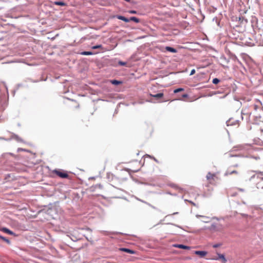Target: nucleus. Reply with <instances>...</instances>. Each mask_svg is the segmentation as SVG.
<instances>
[{"instance_id": "21", "label": "nucleus", "mask_w": 263, "mask_h": 263, "mask_svg": "<svg viewBox=\"0 0 263 263\" xmlns=\"http://www.w3.org/2000/svg\"><path fill=\"white\" fill-rule=\"evenodd\" d=\"M184 90V89L183 88H178V89H176L174 90V92L175 93H178L180 91H183Z\"/></svg>"}, {"instance_id": "20", "label": "nucleus", "mask_w": 263, "mask_h": 263, "mask_svg": "<svg viewBox=\"0 0 263 263\" xmlns=\"http://www.w3.org/2000/svg\"><path fill=\"white\" fill-rule=\"evenodd\" d=\"M111 84H114V85H119V84H120L122 83V82L121 81H117L116 80H111Z\"/></svg>"}, {"instance_id": "32", "label": "nucleus", "mask_w": 263, "mask_h": 263, "mask_svg": "<svg viewBox=\"0 0 263 263\" xmlns=\"http://www.w3.org/2000/svg\"><path fill=\"white\" fill-rule=\"evenodd\" d=\"M238 165L237 164H235L234 165V167H238Z\"/></svg>"}, {"instance_id": "6", "label": "nucleus", "mask_w": 263, "mask_h": 263, "mask_svg": "<svg viewBox=\"0 0 263 263\" xmlns=\"http://www.w3.org/2000/svg\"><path fill=\"white\" fill-rule=\"evenodd\" d=\"M119 250L121 251L125 252H126V253H128L129 254H134L135 253L134 251L129 249H127V248H120Z\"/></svg>"}, {"instance_id": "23", "label": "nucleus", "mask_w": 263, "mask_h": 263, "mask_svg": "<svg viewBox=\"0 0 263 263\" xmlns=\"http://www.w3.org/2000/svg\"><path fill=\"white\" fill-rule=\"evenodd\" d=\"M98 48H102V46L101 45H98L96 46H94L92 47V49H96Z\"/></svg>"}, {"instance_id": "10", "label": "nucleus", "mask_w": 263, "mask_h": 263, "mask_svg": "<svg viewBox=\"0 0 263 263\" xmlns=\"http://www.w3.org/2000/svg\"><path fill=\"white\" fill-rule=\"evenodd\" d=\"M6 106L7 104L5 102H0V112H3L5 109Z\"/></svg>"}, {"instance_id": "9", "label": "nucleus", "mask_w": 263, "mask_h": 263, "mask_svg": "<svg viewBox=\"0 0 263 263\" xmlns=\"http://www.w3.org/2000/svg\"><path fill=\"white\" fill-rule=\"evenodd\" d=\"M225 174L227 176H228V175H233V174L238 175V172L237 171H235V170L231 171L230 169H229V170H228L227 171V172H226Z\"/></svg>"}, {"instance_id": "30", "label": "nucleus", "mask_w": 263, "mask_h": 263, "mask_svg": "<svg viewBox=\"0 0 263 263\" xmlns=\"http://www.w3.org/2000/svg\"><path fill=\"white\" fill-rule=\"evenodd\" d=\"M192 205H194V206H195L196 205V204L195 203H194L193 202H192V201H188Z\"/></svg>"}, {"instance_id": "15", "label": "nucleus", "mask_w": 263, "mask_h": 263, "mask_svg": "<svg viewBox=\"0 0 263 263\" xmlns=\"http://www.w3.org/2000/svg\"><path fill=\"white\" fill-rule=\"evenodd\" d=\"M54 4L55 5L61 6H66V4L63 2H58V1L54 2Z\"/></svg>"}, {"instance_id": "5", "label": "nucleus", "mask_w": 263, "mask_h": 263, "mask_svg": "<svg viewBox=\"0 0 263 263\" xmlns=\"http://www.w3.org/2000/svg\"><path fill=\"white\" fill-rule=\"evenodd\" d=\"M3 232L6 233H7L9 235H13L14 236H17V235H16L15 234H14L12 231H10V230H9L8 229L6 228H3L1 230Z\"/></svg>"}, {"instance_id": "25", "label": "nucleus", "mask_w": 263, "mask_h": 263, "mask_svg": "<svg viewBox=\"0 0 263 263\" xmlns=\"http://www.w3.org/2000/svg\"><path fill=\"white\" fill-rule=\"evenodd\" d=\"M221 246V244L220 243H216L213 246V247L214 248L219 247Z\"/></svg>"}, {"instance_id": "13", "label": "nucleus", "mask_w": 263, "mask_h": 263, "mask_svg": "<svg viewBox=\"0 0 263 263\" xmlns=\"http://www.w3.org/2000/svg\"><path fill=\"white\" fill-rule=\"evenodd\" d=\"M175 247H177L179 249H190V247L189 246H184L183 245H177L175 246Z\"/></svg>"}, {"instance_id": "16", "label": "nucleus", "mask_w": 263, "mask_h": 263, "mask_svg": "<svg viewBox=\"0 0 263 263\" xmlns=\"http://www.w3.org/2000/svg\"><path fill=\"white\" fill-rule=\"evenodd\" d=\"M134 21L135 22V23H138L140 22V20L136 17H135V16H132L129 18V21Z\"/></svg>"}, {"instance_id": "28", "label": "nucleus", "mask_w": 263, "mask_h": 263, "mask_svg": "<svg viewBox=\"0 0 263 263\" xmlns=\"http://www.w3.org/2000/svg\"><path fill=\"white\" fill-rule=\"evenodd\" d=\"M195 73V70L192 69L191 71L190 75H193Z\"/></svg>"}, {"instance_id": "4", "label": "nucleus", "mask_w": 263, "mask_h": 263, "mask_svg": "<svg viewBox=\"0 0 263 263\" xmlns=\"http://www.w3.org/2000/svg\"><path fill=\"white\" fill-rule=\"evenodd\" d=\"M53 173L62 178H66L68 177V174L64 171L54 170Z\"/></svg>"}, {"instance_id": "2", "label": "nucleus", "mask_w": 263, "mask_h": 263, "mask_svg": "<svg viewBox=\"0 0 263 263\" xmlns=\"http://www.w3.org/2000/svg\"><path fill=\"white\" fill-rule=\"evenodd\" d=\"M224 229V227L223 225L219 221L214 222L210 227L209 228V230L212 232H221L223 231Z\"/></svg>"}, {"instance_id": "27", "label": "nucleus", "mask_w": 263, "mask_h": 263, "mask_svg": "<svg viewBox=\"0 0 263 263\" xmlns=\"http://www.w3.org/2000/svg\"><path fill=\"white\" fill-rule=\"evenodd\" d=\"M260 194L261 197H263V187L261 188V190L260 191Z\"/></svg>"}, {"instance_id": "22", "label": "nucleus", "mask_w": 263, "mask_h": 263, "mask_svg": "<svg viewBox=\"0 0 263 263\" xmlns=\"http://www.w3.org/2000/svg\"><path fill=\"white\" fill-rule=\"evenodd\" d=\"M219 80L217 78H214L213 80V83L214 84H218L219 82Z\"/></svg>"}, {"instance_id": "26", "label": "nucleus", "mask_w": 263, "mask_h": 263, "mask_svg": "<svg viewBox=\"0 0 263 263\" xmlns=\"http://www.w3.org/2000/svg\"><path fill=\"white\" fill-rule=\"evenodd\" d=\"M129 12L131 14H136L137 12L135 10H130Z\"/></svg>"}, {"instance_id": "14", "label": "nucleus", "mask_w": 263, "mask_h": 263, "mask_svg": "<svg viewBox=\"0 0 263 263\" xmlns=\"http://www.w3.org/2000/svg\"><path fill=\"white\" fill-rule=\"evenodd\" d=\"M150 95H151V96H152L153 97L159 99V98H162L163 96V93H157L156 95L151 94Z\"/></svg>"}, {"instance_id": "24", "label": "nucleus", "mask_w": 263, "mask_h": 263, "mask_svg": "<svg viewBox=\"0 0 263 263\" xmlns=\"http://www.w3.org/2000/svg\"><path fill=\"white\" fill-rule=\"evenodd\" d=\"M118 63L120 65H121V66H125L126 65V62H122V61H119L118 62Z\"/></svg>"}, {"instance_id": "17", "label": "nucleus", "mask_w": 263, "mask_h": 263, "mask_svg": "<svg viewBox=\"0 0 263 263\" xmlns=\"http://www.w3.org/2000/svg\"><path fill=\"white\" fill-rule=\"evenodd\" d=\"M218 257L219 258L221 259L223 262H225L227 261V259H226L224 255L219 254H218Z\"/></svg>"}, {"instance_id": "31", "label": "nucleus", "mask_w": 263, "mask_h": 263, "mask_svg": "<svg viewBox=\"0 0 263 263\" xmlns=\"http://www.w3.org/2000/svg\"><path fill=\"white\" fill-rule=\"evenodd\" d=\"M182 97L183 98H186V97H187V94H184V95H182Z\"/></svg>"}, {"instance_id": "11", "label": "nucleus", "mask_w": 263, "mask_h": 263, "mask_svg": "<svg viewBox=\"0 0 263 263\" xmlns=\"http://www.w3.org/2000/svg\"><path fill=\"white\" fill-rule=\"evenodd\" d=\"M165 50L167 51L172 52V53H176L177 50L173 47L166 46L165 48Z\"/></svg>"}, {"instance_id": "29", "label": "nucleus", "mask_w": 263, "mask_h": 263, "mask_svg": "<svg viewBox=\"0 0 263 263\" xmlns=\"http://www.w3.org/2000/svg\"><path fill=\"white\" fill-rule=\"evenodd\" d=\"M233 124V122L231 120H230L228 122V125H231Z\"/></svg>"}, {"instance_id": "3", "label": "nucleus", "mask_w": 263, "mask_h": 263, "mask_svg": "<svg viewBox=\"0 0 263 263\" xmlns=\"http://www.w3.org/2000/svg\"><path fill=\"white\" fill-rule=\"evenodd\" d=\"M206 178L208 181V183L210 184H215L216 180L218 179L216 174L211 173V172H209L207 174Z\"/></svg>"}, {"instance_id": "18", "label": "nucleus", "mask_w": 263, "mask_h": 263, "mask_svg": "<svg viewBox=\"0 0 263 263\" xmlns=\"http://www.w3.org/2000/svg\"><path fill=\"white\" fill-rule=\"evenodd\" d=\"M81 54L84 55H89L93 54V53L90 51H83L81 53Z\"/></svg>"}, {"instance_id": "19", "label": "nucleus", "mask_w": 263, "mask_h": 263, "mask_svg": "<svg viewBox=\"0 0 263 263\" xmlns=\"http://www.w3.org/2000/svg\"><path fill=\"white\" fill-rule=\"evenodd\" d=\"M0 239L3 240V241H5L6 242H7L8 244L10 243V241L9 239H8L7 238H6L0 235Z\"/></svg>"}, {"instance_id": "33", "label": "nucleus", "mask_w": 263, "mask_h": 263, "mask_svg": "<svg viewBox=\"0 0 263 263\" xmlns=\"http://www.w3.org/2000/svg\"><path fill=\"white\" fill-rule=\"evenodd\" d=\"M125 1L126 2H129L130 1V0H125Z\"/></svg>"}, {"instance_id": "1", "label": "nucleus", "mask_w": 263, "mask_h": 263, "mask_svg": "<svg viewBox=\"0 0 263 263\" xmlns=\"http://www.w3.org/2000/svg\"><path fill=\"white\" fill-rule=\"evenodd\" d=\"M234 148H236V151H240L245 152V154L243 156L245 157L253 158L255 160L259 159V157L258 156L253 154V149L249 145H239Z\"/></svg>"}, {"instance_id": "7", "label": "nucleus", "mask_w": 263, "mask_h": 263, "mask_svg": "<svg viewBox=\"0 0 263 263\" xmlns=\"http://www.w3.org/2000/svg\"><path fill=\"white\" fill-rule=\"evenodd\" d=\"M195 254L203 257L207 254V252L203 251H195Z\"/></svg>"}, {"instance_id": "12", "label": "nucleus", "mask_w": 263, "mask_h": 263, "mask_svg": "<svg viewBox=\"0 0 263 263\" xmlns=\"http://www.w3.org/2000/svg\"><path fill=\"white\" fill-rule=\"evenodd\" d=\"M117 18L119 20L124 21L125 22H129V18H126L125 17L122 15H117Z\"/></svg>"}, {"instance_id": "8", "label": "nucleus", "mask_w": 263, "mask_h": 263, "mask_svg": "<svg viewBox=\"0 0 263 263\" xmlns=\"http://www.w3.org/2000/svg\"><path fill=\"white\" fill-rule=\"evenodd\" d=\"M196 216L197 218H199V217L203 218V219L201 221H202L203 222H209L210 220V218L209 217L201 216V215H197Z\"/></svg>"}]
</instances>
